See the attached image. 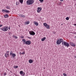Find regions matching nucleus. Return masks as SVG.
<instances>
[{"mask_svg": "<svg viewBox=\"0 0 76 76\" xmlns=\"http://www.w3.org/2000/svg\"><path fill=\"white\" fill-rule=\"evenodd\" d=\"M75 34H76V32H75Z\"/></svg>", "mask_w": 76, "mask_h": 76, "instance_id": "de8ad7c7", "label": "nucleus"}, {"mask_svg": "<svg viewBox=\"0 0 76 76\" xmlns=\"http://www.w3.org/2000/svg\"><path fill=\"white\" fill-rule=\"evenodd\" d=\"M29 63H32L33 62V60L32 59H30L28 61Z\"/></svg>", "mask_w": 76, "mask_h": 76, "instance_id": "f8f14e48", "label": "nucleus"}, {"mask_svg": "<svg viewBox=\"0 0 76 76\" xmlns=\"http://www.w3.org/2000/svg\"><path fill=\"white\" fill-rule=\"evenodd\" d=\"M22 54V53H21V52H20V55H21V54Z\"/></svg>", "mask_w": 76, "mask_h": 76, "instance_id": "c03bdc74", "label": "nucleus"}, {"mask_svg": "<svg viewBox=\"0 0 76 76\" xmlns=\"http://www.w3.org/2000/svg\"><path fill=\"white\" fill-rule=\"evenodd\" d=\"M9 35H11V34H12V33H11V32H9Z\"/></svg>", "mask_w": 76, "mask_h": 76, "instance_id": "72a5a7b5", "label": "nucleus"}, {"mask_svg": "<svg viewBox=\"0 0 76 76\" xmlns=\"http://www.w3.org/2000/svg\"><path fill=\"white\" fill-rule=\"evenodd\" d=\"M2 26H3V25H0V28H1V27Z\"/></svg>", "mask_w": 76, "mask_h": 76, "instance_id": "c9c22d12", "label": "nucleus"}, {"mask_svg": "<svg viewBox=\"0 0 76 76\" xmlns=\"http://www.w3.org/2000/svg\"><path fill=\"white\" fill-rule=\"evenodd\" d=\"M6 53H9V51H7L6 52Z\"/></svg>", "mask_w": 76, "mask_h": 76, "instance_id": "e433bc0d", "label": "nucleus"}, {"mask_svg": "<svg viewBox=\"0 0 76 76\" xmlns=\"http://www.w3.org/2000/svg\"><path fill=\"white\" fill-rule=\"evenodd\" d=\"M64 0H60V1H63Z\"/></svg>", "mask_w": 76, "mask_h": 76, "instance_id": "ea45409f", "label": "nucleus"}, {"mask_svg": "<svg viewBox=\"0 0 76 76\" xmlns=\"http://www.w3.org/2000/svg\"><path fill=\"white\" fill-rule=\"evenodd\" d=\"M44 69H45V68H44Z\"/></svg>", "mask_w": 76, "mask_h": 76, "instance_id": "603ef678", "label": "nucleus"}, {"mask_svg": "<svg viewBox=\"0 0 76 76\" xmlns=\"http://www.w3.org/2000/svg\"><path fill=\"white\" fill-rule=\"evenodd\" d=\"M9 30H10V26H9Z\"/></svg>", "mask_w": 76, "mask_h": 76, "instance_id": "58836bf2", "label": "nucleus"}, {"mask_svg": "<svg viewBox=\"0 0 76 76\" xmlns=\"http://www.w3.org/2000/svg\"><path fill=\"white\" fill-rule=\"evenodd\" d=\"M75 0V1H76V0Z\"/></svg>", "mask_w": 76, "mask_h": 76, "instance_id": "09e8293b", "label": "nucleus"}, {"mask_svg": "<svg viewBox=\"0 0 76 76\" xmlns=\"http://www.w3.org/2000/svg\"><path fill=\"white\" fill-rule=\"evenodd\" d=\"M22 42L24 44H27V45H30L31 44V41H26L25 39H22Z\"/></svg>", "mask_w": 76, "mask_h": 76, "instance_id": "f257e3e1", "label": "nucleus"}, {"mask_svg": "<svg viewBox=\"0 0 76 76\" xmlns=\"http://www.w3.org/2000/svg\"><path fill=\"white\" fill-rule=\"evenodd\" d=\"M40 19H41V18H40Z\"/></svg>", "mask_w": 76, "mask_h": 76, "instance_id": "3c124183", "label": "nucleus"}, {"mask_svg": "<svg viewBox=\"0 0 76 76\" xmlns=\"http://www.w3.org/2000/svg\"><path fill=\"white\" fill-rule=\"evenodd\" d=\"M14 37L15 38V39H18V38L17 36H15V35H14Z\"/></svg>", "mask_w": 76, "mask_h": 76, "instance_id": "cd10ccee", "label": "nucleus"}, {"mask_svg": "<svg viewBox=\"0 0 76 76\" xmlns=\"http://www.w3.org/2000/svg\"><path fill=\"white\" fill-rule=\"evenodd\" d=\"M40 19H41V18H40Z\"/></svg>", "mask_w": 76, "mask_h": 76, "instance_id": "8fccbe9b", "label": "nucleus"}, {"mask_svg": "<svg viewBox=\"0 0 76 76\" xmlns=\"http://www.w3.org/2000/svg\"><path fill=\"white\" fill-rule=\"evenodd\" d=\"M63 75H64V76H66L67 74L66 73H64L63 74Z\"/></svg>", "mask_w": 76, "mask_h": 76, "instance_id": "c85d7f7f", "label": "nucleus"}, {"mask_svg": "<svg viewBox=\"0 0 76 76\" xmlns=\"http://www.w3.org/2000/svg\"><path fill=\"white\" fill-rule=\"evenodd\" d=\"M28 38H29V39H30V37H28Z\"/></svg>", "mask_w": 76, "mask_h": 76, "instance_id": "a18cd8bd", "label": "nucleus"}, {"mask_svg": "<svg viewBox=\"0 0 76 76\" xmlns=\"http://www.w3.org/2000/svg\"><path fill=\"white\" fill-rule=\"evenodd\" d=\"M4 17L5 18H8V17H9V15H8V14H5L4 16Z\"/></svg>", "mask_w": 76, "mask_h": 76, "instance_id": "ddd939ff", "label": "nucleus"}, {"mask_svg": "<svg viewBox=\"0 0 76 76\" xmlns=\"http://www.w3.org/2000/svg\"><path fill=\"white\" fill-rule=\"evenodd\" d=\"M6 8L7 9H10V7L9 6H7Z\"/></svg>", "mask_w": 76, "mask_h": 76, "instance_id": "393cba45", "label": "nucleus"}, {"mask_svg": "<svg viewBox=\"0 0 76 76\" xmlns=\"http://www.w3.org/2000/svg\"><path fill=\"white\" fill-rule=\"evenodd\" d=\"M29 22H26V24H29Z\"/></svg>", "mask_w": 76, "mask_h": 76, "instance_id": "2f4dec72", "label": "nucleus"}, {"mask_svg": "<svg viewBox=\"0 0 76 76\" xmlns=\"http://www.w3.org/2000/svg\"><path fill=\"white\" fill-rule=\"evenodd\" d=\"M19 16H20V17H22V18H25V15L19 14Z\"/></svg>", "mask_w": 76, "mask_h": 76, "instance_id": "9b49d317", "label": "nucleus"}, {"mask_svg": "<svg viewBox=\"0 0 76 76\" xmlns=\"http://www.w3.org/2000/svg\"><path fill=\"white\" fill-rule=\"evenodd\" d=\"M42 10V8H40L39 7H38L37 8V13H39L41 11V10Z\"/></svg>", "mask_w": 76, "mask_h": 76, "instance_id": "6e6552de", "label": "nucleus"}, {"mask_svg": "<svg viewBox=\"0 0 76 76\" xmlns=\"http://www.w3.org/2000/svg\"><path fill=\"white\" fill-rule=\"evenodd\" d=\"M63 41L64 40L63 39L59 38L57 40V41L56 42V43L58 45H60L61 44V42H62V43L63 42Z\"/></svg>", "mask_w": 76, "mask_h": 76, "instance_id": "7ed1b4c3", "label": "nucleus"}, {"mask_svg": "<svg viewBox=\"0 0 76 76\" xmlns=\"http://www.w3.org/2000/svg\"><path fill=\"white\" fill-rule=\"evenodd\" d=\"M58 4L59 5H61V4H62V2H58Z\"/></svg>", "mask_w": 76, "mask_h": 76, "instance_id": "412c9836", "label": "nucleus"}, {"mask_svg": "<svg viewBox=\"0 0 76 76\" xmlns=\"http://www.w3.org/2000/svg\"><path fill=\"white\" fill-rule=\"evenodd\" d=\"M63 24H61V25H63Z\"/></svg>", "mask_w": 76, "mask_h": 76, "instance_id": "49530a36", "label": "nucleus"}, {"mask_svg": "<svg viewBox=\"0 0 76 76\" xmlns=\"http://www.w3.org/2000/svg\"><path fill=\"white\" fill-rule=\"evenodd\" d=\"M6 73L5 72L4 73V76H6Z\"/></svg>", "mask_w": 76, "mask_h": 76, "instance_id": "f704fd0d", "label": "nucleus"}, {"mask_svg": "<svg viewBox=\"0 0 76 76\" xmlns=\"http://www.w3.org/2000/svg\"><path fill=\"white\" fill-rule=\"evenodd\" d=\"M20 75H23V71H20Z\"/></svg>", "mask_w": 76, "mask_h": 76, "instance_id": "b1692460", "label": "nucleus"}, {"mask_svg": "<svg viewBox=\"0 0 76 76\" xmlns=\"http://www.w3.org/2000/svg\"><path fill=\"white\" fill-rule=\"evenodd\" d=\"M19 2H16V5H19Z\"/></svg>", "mask_w": 76, "mask_h": 76, "instance_id": "a878e982", "label": "nucleus"}, {"mask_svg": "<svg viewBox=\"0 0 76 76\" xmlns=\"http://www.w3.org/2000/svg\"><path fill=\"white\" fill-rule=\"evenodd\" d=\"M21 54H22V55L25 54V51H24V52H23Z\"/></svg>", "mask_w": 76, "mask_h": 76, "instance_id": "c756f323", "label": "nucleus"}, {"mask_svg": "<svg viewBox=\"0 0 76 76\" xmlns=\"http://www.w3.org/2000/svg\"><path fill=\"white\" fill-rule=\"evenodd\" d=\"M25 74V72H23V75H22V76H24Z\"/></svg>", "mask_w": 76, "mask_h": 76, "instance_id": "7c9ffc66", "label": "nucleus"}, {"mask_svg": "<svg viewBox=\"0 0 76 76\" xmlns=\"http://www.w3.org/2000/svg\"><path fill=\"white\" fill-rule=\"evenodd\" d=\"M34 25H36V26H38V23H35Z\"/></svg>", "mask_w": 76, "mask_h": 76, "instance_id": "aec40b11", "label": "nucleus"}, {"mask_svg": "<svg viewBox=\"0 0 76 76\" xmlns=\"http://www.w3.org/2000/svg\"><path fill=\"white\" fill-rule=\"evenodd\" d=\"M46 39V37H44L42 39H41V41H44L45 40V39Z\"/></svg>", "mask_w": 76, "mask_h": 76, "instance_id": "4468645a", "label": "nucleus"}, {"mask_svg": "<svg viewBox=\"0 0 76 76\" xmlns=\"http://www.w3.org/2000/svg\"><path fill=\"white\" fill-rule=\"evenodd\" d=\"M39 1L41 2V3H42L44 1V0H39Z\"/></svg>", "mask_w": 76, "mask_h": 76, "instance_id": "bb28decb", "label": "nucleus"}, {"mask_svg": "<svg viewBox=\"0 0 76 76\" xmlns=\"http://www.w3.org/2000/svg\"><path fill=\"white\" fill-rule=\"evenodd\" d=\"M66 20H69V17H67L66 18Z\"/></svg>", "mask_w": 76, "mask_h": 76, "instance_id": "4be33fe9", "label": "nucleus"}, {"mask_svg": "<svg viewBox=\"0 0 76 76\" xmlns=\"http://www.w3.org/2000/svg\"><path fill=\"white\" fill-rule=\"evenodd\" d=\"M74 26H76V24H74Z\"/></svg>", "mask_w": 76, "mask_h": 76, "instance_id": "a19ab883", "label": "nucleus"}, {"mask_svg": "<svg viewBox=\"0 0 76 76\" xmlns=\"http://www.w3.org/2000/svg\"><path fill=\"white\" fill-rule=\"evenodd\" d=\"M5 57H6V58H7V57H8V55H7V53H6L5 54Z\"/></svg>", "mask_w": 76, "mask_h": 76, "instance_id": "a211bd4d", "label": "nucleus"}, {"mask_svg": "<svg viewBox=\"0 0 76 76\" xmlns=\"http://www.w3.org/2000/svg\"><path fill=\"white\" fill-rule=\"evenodd\" d=\"M18 66H14V69H17V68H18Z\"/></svg>", "mask_w": 76, "mask_h": 76, "instance_id": "6ab92c4d", "label": "nucleus"}, {"mask_svg": "<svg viewBox=\"0 0 76 76\" xmlns=\"http://www.w3.org/2000/svg\"><path fill=\"white\" fill-rule=\"evenodd\" d=\"M74 57L76 58V55L75 56H74Z\"/></svg>", "mask_w": 76, "mask_h": 76, "instance_id": "79ce46f5", "label": "nucleus"}, {"mask_svg": "<svg viewBox=\"0 0 76 76\" xmlns=\"http://www.w3.org/2000/svg\"><path fill=\"white\" fill-rule=\"evenodd\" d=\"M10 12V11H9V10H6L5 11V13H8Z\"/></svg>", "mask_w": 76, "mask_h": 76, "instance_id": "f3484780", "label": "nucleus"}, {"mask_svg": "<svg viewBox=\"0 0 76 76\" xmlns=\"http://www.w3.org/2000/svg\"><path fill=\"white\" fill-rule=\"evenodd\" d=\"M69 44L70 45H71V46H72L73 47H75L76 46V45H75V44L72 43V42H69Z\"/></svg>", "mask_w": 76, "mask_h": 76, "instance_id": "1a4fd4ad", "label": "nucleus"}, {"mask_svg": "<svg viewBox=\"0 0 76 76\" xmlns=\"http://www.w3.org/2000/svg\"><path fill=\"white\" fill-rule=\"evenodd\" d=\"M19 1L20 3H21V4H23V0H19Z\"/></svg>", "mask_w": 76, "mask_h": 76, "instance_id": "2eb2a0df", "label": "nucleus"}, {"mask_svg": "<svg viewBox=\"0 0 76 76\" xmlns=\"http://www.w3.org/2000/svg\"><path fill=\"white\" fill-rule=\"evenodd\" d=\"M21 38L23 39L24 38V36H22L21 37Z\"/></svg>", "mask_w": 76, "mask_h": 76, "instance_id": "473e14b6", "label": "nucleus"}, {"mask_svg": "<svg viewBox=\"0 0 76 76\" xmlns=\"http://www.w3.org/2000/svg\"><path fill=\"white\" fill-rule=\"evenodd\" d=\"M6 10H2V11L4 13V12H6Z\"/></svg>", "mask_w": 76, "mask_h": 76, "instance_id": "5701e85b", "label": "nucleus"}, {"mask_svg": "<svg viewBox=\"0 0 76 76\" xmlns=\"http://www.w3.org/2000/svg\"><path fill=\"white\" fill-rule=\"evenodd\" d=\"M29 34L31 35H35V33L33 31H29Z\"/></svg>", "mask_w": 76, "mask_h": 76, "instance_id": "0eeeda50", "label": "nucleus"}, {"mask_svg": "<svg viewBox=\"0 0 76 76\" xmlns=\"http://www.w3.org/2000/svg\"><path fill=\"white\" fill-rule=\"evenodd\" d=\"M8 29H9V27L7 26H4L3 27H2L0 28L1 30L4 31V32H6V31H8Z\"/></svg>", "mask_w": 76, "mask_h": 76, "instance_id": "20e7f679", "label": "nucleus"}, {"mask_svg": "<svg viewBox=\"0 0 76 76\" xmlns=\"http://www.w3.org/2000/svg\"><path fill=\"white\" fill-rule=\"evenodd\" d=\"M34 3V0H28L26 1V3L28 5H32Z\"/></svg>", "mask_w": 76, "mask_h": 76, "instance_id": "f03ea898", "label": "nucleus"}, {"mask_svg": "<svg viewBox=\"0 0 76 76\" xmlns=\"http://www.w3.org/2000/svg\"><path fill=\"white\" fill-rule=\"evenodd\" d=\"M13 54V51H11L10 52V56H12Z\"/></svg>", "mask_w": 76, "mask_h": 76, "instance_id": "dca6fc26", "label": "nucleus"}, {"mask_svg": "<svg viewBox=\"0 0 76 76\" xmlns=\"http://www.w3.org/2000/svg\"><path fill=\"white\" fill-rule=\"evenodd\" d=\"M12 57L13 58H15V57L16 56V54L15 53H13L12 55Z\"/></svg>", "mask_w": 76, "mask_h": 76, "instance_id": "9d476101", "label": "nucleus"}, {"mask_svg": "<svg viewBox=\"0 0 76 76\" xmlns=\"http://www.w3.org/2000/svg\"><path fill=\"white\" fill-rule=\"evenodd\" d=\"M7 54L8 55V57L9 56V53H7Z\"/></svg>", "mask_w": 76, "mask_h": 76, "instance_id": "4c0bfd02", "label": "nucleus"}, {"mask_svg": "<svg viewBox=\"0 0 76 76\" xmlns=\"http://www.w3.org/2000/svg\"><path fill=\"white\" fill-rule=\"evenodd\" d=\"M62 45H63V46H65V47H69V43H68L66 42L63 41V42L62 43Z\"/></svg>", "mask_w": 76, "mask_h": 76, "instance_id": "39448f33", "label": "nucleus"}, {"mask_svg": "<svg viewBox=\"0 0 76 76\" xmlns=\"http://www.w3.org/2000/svg\"><path fill=\"white\" fill-rule=\"evenodd\" d=\"M43 25L47 29H49L50 28V26H49V25L47 24L46 23H43Z\"/></svg>", "mask_w": 76, "mask_h": 76, "instance_id": "423d86ee", "label": "nucleus"}, {"mask_svg": "<svg viewBox=\"0 0 76 76\" xmlns=\"http://www.w3.org/2000/svg\"><path fill=\"white\" fill-rule=\"evenodd\" d=\"M73 34H75L76 33H75V32H73Z\"/></svg>", "mask_w": 76, "mask_h": 76, "instance_id": "37998d69", "label": "nucleus"}]
</instances>
